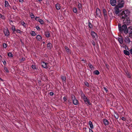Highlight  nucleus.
<instances>
[{
  "instance_id": "nucleus-1",
  "label": "nucleus",
  "mask_w": 132,
  "mask_h": 132,
  "mask_svg": "<svg viewBox=\"0 0 132 132\" xmlns=\"http://www.w3.org/2000/svg\"><path fill=\"white\" fill-rule=\"evenodd\" d=\"M130 13V12L129 10L127 9L122 11L121 13L119 14V15L122 19H123L127 18Z\"/></svg>"
},
{
  "instance_id": "nucleus-2",
  "label": "nucleus",
  "mask_w": 132,
  "mask_h": 132,
  "mask_svg": "<svg viewBox=\"0 0 132 132\" xmlns=\"http://www.w3.org/2000/svg\"><path fill=\"white\" fill-rule=\"evenodd\" d=\"M127 26L125 24H124L122 25L121 27V25L119 24L118 25V28L120 31L122 32V31H124V32L125 34H127L128 32L127 31Z\"/></svg>"
},
{
  "instance_id": "nucleus-3",
  "label": "nucleus",
  "mask_w": 132,
  "mask_h": 132,
  "mask_svg": "<svg viewBox=\"0 0 132 132\" xmlns=\"http://www.w3.org/2000/svg\"><path fill=\"white\" fill-rule=\"evenodd\" d=\"M82 97L83 99L85 104L88 105H91V103L90 102L89 100L87 98L84 94H83L82 95Z\"/></svg>"
},
{
  "instance_id": "nucleus-4",
  "label": "nucleus",
  "mask_w": 132,
  "mask_h": 132,
  "mask_svg": "<svg viewBox=\"0 0 132 132\" xmlns=\"http://www.w3.org/2000/svg\"><path fill=\"white\" fill-rule=\"evenodd\" d=\"M124 2L123 0H118V5L116 6L120 8H122L123 6Z\"/></svg>"
},
{
  "instance_id": "nucleus-5",
  "label": "nucleus",
  "mask_w": 132,
  "mask_h": 132,
  "mask_svg": "<svg viewBox=\"0 0 132 132\" xmlns=\"http://www.w3.org/2000/svg\"><path fill=\"white\" fill-rule=\"evenodd\" d=\"M3 31L5 36L6 37H8L10 35V32L8 29L6 28H4V29Z\"/></svg>"
},
{
  "instance_id": "nucleus-6",
  "label": "nucleus",
  "mask_w": 132,
  "mask_h": 132,
  "mask_svg": "<svg viewBox=\"0 0 132 132\" xmlns=\"http://www.w3.org/2000/svg\"><path fill=\"white\" fill-rule=\"evenodd\" d=\"M120 7H119L118 6H116L114 8V12L117 15L119 14V13L120 12Z\"/></svg>"
},
{
  "instance_id": "nucleus-7",
  "label": "nucleus",
  "mask_w": 132,
  "mask_h": 132,
  "mask_svg": "<svg viewBox=\"0 0 132 132\" xmlns=\"http://www.w3.org/2000/svg\"><path fill=\"white\" fill-rule=\"evenodd\" d=\"M123 19V22L124 23L128 24L130 23L129 19L128 17L125 19Z\"/></svg>"
},
{
  "instance_id": "nucleus-8",
  "label": "nucleus",
  "mask_w": 132,
  "mask_h": 132,
  "mask_svg": "<svg viewBox=\"0 0 132 132\" xmlns=\"http://www.w3.org/2000/svg\"><path fill=\"white\" fill-rule=\"evenodd\" d=\"M124 41L127 44H129L130 42H131L130 39L129 38V37L128 36H127L125 38Z\"/></svg>"
},
{
  "instance_id": "nucleus-9",
  "label": "nucleus",
  "mask_w": 132,
  "mask_h": 132,
  "mask_svg": "<svg viewBox=\"0 0 132 132\" xmlns=\"http://www.w3.org/2000/svg\"><path fill=\"white\" fill-rule=\"evenodd\" d=\"M97 16L99 17H100L101 15V13L100 9L98 8H97L96 12Z\"/></svg>"
},
{
  "instance_id": "nucleus-10",
  "label": "nucleus",
  "mask_w": 132,
  "mask_h": 132,
  "mask_svg": "<svg viewBox=\"0 0 132 132\" xmlns=\"http://www.w3.org/2000/svg\"><path fill=\"white\" fill-rule=\"evenodd\" d=\"M110 3L112 6H114L116 5L117 2L116 0H110Z\"/></svg>"
},
{
  "instance_id": "nucleus-11",
  "label": "nucleus",
  "mask_w": 132,
  "mask_h": 132,
  "mask_svg": "<svg viewBox=\"0 0 132 132\" xmlns=\"http://www.w3.org/2000/svg\"><path fill=\"white\" fill-rule=\"evenodd\" d=\"M128 33L132 34V26H130L127 29Z\"/></svg>"
},
{
  "instance_id": "nucleus-12",
  "label": "nucleus",
  "mask_w": 132,
  "mask_h": 132,
  "mask_svg": "<svg viewBox=\"0 0 132 132\" xmlns=\"http://www.w3.org/2000/svg\"><path fill=\"white\" fill-rule=\"evenodd\" d=\"M41 64L42 67L44 68H47V63L43 62L41 63Z\"/></svg>"
},
{
  "instance_id": "nucleus-13",
  "label": "nucleus",
  "mask_w": 132,
  "mask_h": 132,
  "mask_svg": "<svg viewBox=\"0 0 132 132\" xmlns=\"http://www.w3.org/2000/svg\"><path fill=\"white\" fill-rule=\"evenodd\" d=\"M91 35L94 38L96 39V37H97L96 34L94 31H92L91 32Z\"/></svg>"
},
{
  "instance_id": "nucleus-14",
  "label": "nucleus",
  "mask_w": 132,
  "mask_h": 132,
  "mask_svg": "<svg viewBox=\"0 0 132 132\" xmlns=\"http://www.w3.org/2000/svg\"><path fill=\"white\" fill-rule=\"evenodd\" d=\"M4 6L6 7H11L9 5L8 2L6 1L5 2Z\"/></svg>"
},
{
  "instance_id": "nucleus-15",
  "label": "nucleus",
  "mask_w": 132,
  "mask_h": 132,
  "mask_svg": "<svg viewBox=\"0 0 132 132\" xmlns=\"http://www.w3.org/2000/svg\"><path fill=\"white\" fill-rule=\"evenodd\" d=\"M45 34L46 36L47 37H50V33L48 31H46L45 32Z\"/></svg>"
},
{
  "instance_id": "nucleus-16",
  "label": "nucleus",
  "mask_w": 132,
  "mask_h": 132,
  "mask_svg": "<svg viewBox=\"0 0 132 132\" xmlns=\"http://www.w3.org/2000/svg\"><path fill=\"white\" fill-rule=\"evenodd\" d=\"M118 40L119 43L121 44H122L123 43V40L122 37H119L118 38Z\"/></svg>"
},
{
  "instance_id": "nucleus-17",
  "label": "nucleus",
  "mask_w": 132,
  "mask_h": 132,
  "mask_svg": "<svg viewBox=\"0 0 132 132\" xmlns=\"http://www.w3.org/2000/svg\"><path fill=\"white\" fill-rule=\"evenodd\" d=\"M36 38L37 40L39 41H40L42 39V38L39 35H38L36 36Z\"/></svg>"
},
{
  "instance_id": "nucleus-18",
  "label": "nucleus",
  "mask_w": 132,
  "mask_h": 132,
  "mask_svg": "<svg viewBox=\"0 0 132 132\" xmlns=\"http://www.w3.org/2000/svg\"><path fill=\"white\" fill-rule=\"evenodd\" d=\"M123 53L125 55H128L130 54L129 52L126 50H124L123 51Z\"/></svg>"
},
{
  "instance_id": "nucleus-19",
  "label": "nucleus",
  "mask_w": 132,
  "mask_h": 132,
  "mask_svg": "<svg viewBox=\"0 0 132 132\" xmlns=\"http://www.w3.org/2000/svg\"><path fill=\"white\" fill-rule=\"evenodd\" d=\"M56 8L57 10H59L60 9L61 6L59 4H57L56 5Z\"/></svg>"
},
{
  "instance_id": "nucleus-20",
  "label": "nucleus",
  "mask_w": 132,
  "mask_h": 132,
  "mask_svg": "<svg viewBox=\"0 0 132 132\" xmlns=\"http://www.w3.org/2000/svg\"><path fill=\"white\" fill-rule=\"evenodd\" d=\"M89 124L90 128L91 129H93V124H92V122L90 121H89Z\"/></svg>"
},
{
  "instance_id": "nucleus-21",
  "label": "nucleus",
  "mask_w": 132,
  "mask_h": 132,
  "mask_svg": "<svg viewBox=\"0 0 132 132\" xmlns=\"http://www.w3.org/2000/svg\"><path fill=\"white\" fill-rule=\"evenodd\" d=\"M74 104L77 105L78 104V101L76 99H75L73 101Z\"/></svg>"
},
{
  "instance_id": "nucleus-22",
  "label": "nucleus",
  "mask_w": 132,
  "mask_h": 132,
  "mask_svg": "<svg viewBox=\"0 0 132 132\" xmlns=\"http://www.w3.org/2000/svg\"><path fill=\"white\" fill-rule=\"evenodd\" d=\"M65 49L66 51H67V53L69 54L70 53V50L68 47L67 46H65Z\"/></svg>"
},
{
  "instance_id": "nucleus-23",
  "label": "nucleus",
  "mask_w": 132,
  "mask_h": 132,
  "mask_svg": "<svg viewBox=\"0 0 132 132\" xmlns=\"http://www.w3.org/2000/svg\"><path fill=\"white\" fill-rule=\"evenodd\" d=\"M61 79L63 82H65L66 78L65 76H62L61 77Z\"/></svg>"
},
{
  "instance_id": "nucleus-24",
  "label": "nucleus",
  "mask_w": 132,
  "mask_h": 132,
  "mask_svg": "<svg viewBox=\"0 0 132 132\" xmlns=\"http://www.w3.org/2000/svg\"><path fill=\"white\" fill-rule=\"evenodd\" d=\"M47 47L49 49H51L52 46V44L50 43H48L47 44Z\"/></svg>"
},
{
  "instance_id": "nucleus-25",
  "label": "nucleus",
  "mask_w": 132,
  "mask_h": 132,
  "mask_svg": "<svg viewBox=\"0 0 132 132\" xmlns=\"http://www.w3.org/2000/svg\"><path fill=\"white\" fill-rule=\"evenodd\" d=\"M103 122L105 125H107L108 124V120L106 119H104L103 120Z\"/></svg>"
},
{
  "instance_id": "nucleus-26",
  "label": "nucleus",
  "mask_w": 132,
  "mask_h": 132,
  "mask_svg": "<svg viewBox=\"0 0 132 132\" xmlns=\"http://www.w3.org/2000/svg\"><path fill=\"white\" fill-rule=\"evenodd\" d=\"M7 55L8 56L10 57H12L13 56V55L11 52H9L7 54Z\"/></svg>"
},
{
  "instance_id": "nucleus-27",
  "label": "nucleus",
  "mask_w": 132,
  "mask_h": 132,
  "mask_svg": "<svg viewBox=\"0 0 132 132\" xmlns=\"http://www.w3.org/2000/svg\"><path fill=\"white\" fill-rule=\"evenodd\" d=\"M103 12L104 14L105 17H107V15L106 13V10L104 9L103 10Z\"/></svg>"
},
{
  "instance_id": "nucleus-28",
  "label": "nucleus",
  "mask_w": 132,
  "mask_h": 132,
  "mask_svg": "<svg viewBox=\"0 0 132 132\" xmlns=\"http://www.w3.org/2000/svg\"><path fill=\"white\" fill-rule=\"evenodd\" d=\"M30 34L32 36H35L36 35L35 32L33 31H32Z\"/></svg>"
},
{
  "instance_id": "nucleus-29",
  "label": "nucleus",
  "mask_w": 132,
  "mask_h": 132,
  "mask_svg": "<svg viewBox=\"0 0 132 132\" xmlns=\"http://www.w3.org/2000/svg\"><path fill=\"white\" fill-rule=\"evenodd\" d=\"M94 73L95 75H98L100 74V72L97 70H96L94 71Z\"/></svg>"
},
{
  "instance_id": "nucleus-30",
  "label": "nucleus",
  "mask_w": 132,
  "mask_h": 132,
  "mask_svg": "<svg viewBox=\"0 0 132 132\" xmlns=\"http://www.w3.org/2000/svg\"><path fill=\"white\" fill-rule=\"evenodd\" d=\"M78 8L79 9H81V8L82 6L81 5V4L80 3H79L78 5Z\"/></svg>"
},
{
  "instance_id": "nucleus-31",
  "label": "nucleus",
  "mask_w": 132,
  "mask_h": 132,
  "mask_svg": "<svg viewBox=\"0 0 132 132\" xmlns=\"http://www.w3.org/2000/svg\"><path fill=\"white\" fill-rule=\"evenodd\" d=\"M88 66L91 69H92L93 68V66L91 64H89L88 65Z\"/></svg>"
},
{
  "instance_id": "nucleus-32",
  "label": "nucleus",
  "mask_w": 132,
  "mask_h": 132,
  "mask_svg": "<svg viewBox=\"0 0 132 132\" xmlns=\"http://www.w3.org/2000/svg\"><path fill=\"white\" fill-rule=\"evenodd\" d=\"M4 70L6 72H7V73L9 72V71L7 68H6L5 67H4Z\"/></svg>"
},
{
  "instance_id": "nucleus-33",
  "label": "nucleus",
  "mask_w": 132,
  "mask_h": 132,
  "mask_svg": "<svg viewBox=\"0 0 132 132\" xmlns=\"http://www.w3.org/2000/svg\"><path fill=\"white\" fill-rule=\"evenodd\" d=\"M73 11L75 13H76L77 11V9L76 8L74 7L73 8Z\"/></svg>"
},
{
  "instance_id": "nucleus-34",
  "label": "nucleus",
  "mask_w": 132,
  "mask_h": 132,
  "mask_svg": "<svg viewBox=\"0 0 132 132\" xmlns=\"http://www.w3.org/2000/svg\"><path fill=\"white\" fill-rule=\"evenodd\" d=\"M41 24H43L44 23V21L43 20H42L41 19H40L39 20V21H38Z\"/></svg>"
},
{
  "instance_id": "nucleus-35",
  "label": "nucleus",
  "mask_w": 132,
  "mask_h": 132,
  "mask_svg": "<svg viewBox=\"0 0 132 132\" xmlns=\"http://www.w3.org/2000/svg\"><path fill=\"white\" fill-rule=\"evenodd\" d=\"M88 25L90 28H92V25L90 22H89Z\"/></svg>"
},
{
  "instance_id": "nucleus-36",
  "label": "nucleus",
  "mask_w": 132,
  "mask_h": 132,
  "mask_svg": "<svg viewBox=\"0 0 132 132\" xmlns=\"http://www.w3.org/2000/svg\"><path fill=\"white\" fill-rule=\"evenodd\" d=\"M31 67L32 68L34 69H36V66L35 65H32L31 66Z\"/></svg>"
},
{
  "instance_id": "nucleus-37",
  "label": "nucleus",
  "mask_w": 132,
  "mask_h": 132,
  "mask_svg": "<svg viewBox=\"0 0 132 132\" xmlns=\"http://www.w3.org/2000/svg\"><path fill=\"white\" fill-rule=\"evenodd\" d=\"M25 58L24 57L22 58L21 59H20V61L21 62H22L23 61H25Z\"/></svg>"
},
{
  "instance_id": "nucleus-38",
  "label": "nucleus",
  "mask_w": 132,
  "mask_h": 132,
  "mask_svg": "<svg viewBox=\"0 0 132 132\" xmlns=\"http://www.w3.org/2000/svg\"><path fill=\"white\" fill-rule=\"evenodd\" d=\"M0 18H1L2 19H4L5 18V17L4 16L2 15V14H0Z\"/></svg>"
},
{
  "instance_id": "nucleus-39",
  "label": "nucleus",
  "mask_w": 132,
  "mask_h": 132,
  "mask_svg": "<svg viewBox=\"0 0 132 132\" xmlns=\"http://www.w3.org/2000/svg\"><path fill=\"white\" fill-rule=\"evenodd\" d=\"M3 46L4 48H6L7 47V44L5 43H4L3 44Z\"/></svg>"
},
{
  "instance_id": "nucleus-40",
  "label": "nucleus",
  "mask_w": 132,
  "mask_h": 132,
  "mask_svg": "<svg viewBox=\"0 0 132 132\" xmlns=\"http://www.w3.org/2000/svg\"><path fill=\"white\" fill-rule=\"evenodd\" d=\"M16 32L19 33H20L21 32V31H20V30H18V29L16 30Z\"/></svg>"
},
{
  "instance_id": "nucleus-41",
  "label": "nucleus",
  "mask_w": 132,
  "mask_h": 132,
  "mask_svg": "<svg viewBox=\"0 0 132 132\" xmlns=\"http://www.w3.org/2000/svg\"><path fill=\"white\" fill-rule=\"evenodd\" d=\"M12 29L13 31H14L15 30V28L14 26H12Z\"/></svg>"
},
{
  "instance_id": "nucleus-42",
  "label": "nucleus",
  "mask_w": 132,
  "mask_h": 132,
  "mask_svg": "<svg viewBox=\"0 0 132 132\" xmlns=\"http://www.w3.org/2000/svg\"><path fill=\"white\" fill-rule=\"evenodd\" d=\"M30 16H31V18H34V14H33L32 13H31L30 14Z\"/></svg>"
},
{
  "instance_id": "nucleus-43",
  "label": "nucleus",
  "mask_w": 132,
  "mask_h": 132,
  "mask_svg": "<svg viewBox=\"0 0 132 132\" xmlns=\"http://www.w3.org/2000/svg\"><path fill=\"white\" fill-rule=\"evenodd\" d=\"M85 84L86 85V86L87 87H88L89 86L88 83L87 82H85Z\"/></svg>"
},
{
  "instance_id": "nucleus-44",
  "label": "nucleus",
  "mask_w": 132,
  "mask_h": 132,
  "mask_svg": "<svg viewBox=\"0 0 132 132\" xmlns=\"http://www.w3.org/2000/svg\"><path fill=\"white\" fill-rule=\"evenodd\" d=\"M21 24L24 27L25 26V23L24 22H21Z\"/></svg>"
},
{
  "instance_id": "nucleus-45",
  "label": "nucleus",
  "mask_w": 132,
  "mask_h": 132,
  "mask_svg": "<svg viewBox=\"0 0 132 132\" xmlns=\"http://www.w3.org/2000/svg\"><path fill=\"white\" fill-rule=\"evenodd\" d=\"M35 19L36 20L39 21V20H40V19H39L38 17H36Z\"/></svg>"
},
{
  "instance_id": "nucleus-46",
  "label": "nucleus",
  "mask_w": 132,
  "mask_h": 132,
  "mask_svg": "<svg viewBox=\"0 0 132 132\" xmlns=\"http://www.w3.org/2000/svg\"><path fill=\"white\" fill-rule=\"evenodd\" d=\"M121 119L125 121L126 120V119L124 117H122L121 118Z\"/></svg>"
},
{
  "instance_id": "nucleus-47",
  "label": "nucleus",
  "mask_w": 132,
  "mask_h": 132,
  "mask_svg": "<svg viewBox=\"0 0 132 132\" xmlns=\"http://www.w3.org/2000/svg\"><path fill=\"white\" fill-rule=\"evenodd\" d=\"M81 60L82 61L83 63H85L86 62V60H84L83 59H81Z\"/></svg>"
},
{
  "instance_id": "nucleus-48",
  "label": "nucleus",
  "mask_w": 132,
  "mask_h": 132,
  "mask_svg": "<svg viewBox=\"0 0 132 132\" xmlns=\"http://www.w3.org/2000/svg\"><path fill=\"white\" fill-rule=\"evenodd\" d=\"M36 28L38 30H39L40 29V28L38 26H37L36 27Z\"/></svg>"
},
{
  "instance_id": "nucleus-49",
  "label": "nucleus",
  "mask_w": 132,
  "mask_h": 132,
  "mask_svg": "<svg viewBox=\"0 0 132 132\" xmlns=\"http://www.w3.org/2000/svg\"><path fill=\"white\" fill-rule=\"evenodd\" d=\"M50 94L51 96H52L53 95V92H51L50 93Z\"/></svg>"
},
{
  "instance_id": "nucleus-50",
  "label": "nucleus",
  "mask_w": 132,
  "mask_h": 132,
  "mask_svg": "<svg viewBox=\"0 0 132 132\" xmlns=\"http://www.w3.org/2000/svg\"><path fill=\"white\" fill-rule=\"evenodd\" d=\"M129 51L130 54H132V48Z\"/></svg>"
},
{
  "instance_id": "nucleus-51",
  "label": "nucleus",
  "mask_w": 132,
  "mask_h": 132,
  "mask_svg": "<svg viewBox=\"0 0 132 132\" xmlns=\"http://www.w3.org/2000/svg\"><path fill=\"white\" fill-rule=\"evenodd\" d=\"M104 89L105 90L106 92H107V91H108V90H107V88L106 87H104Z\"/></svg>"
},
{
  "instance_id": "nucleus-52",
  "label": "nucleus",
  "mask_w": 132,
  "mask_h": 132,
  "mask_svg": "<svg viewBox=\"0 0 132 132\" xmlns=\"http://www.w3.org/2000/svg\"><path fill=\"white\" fill-rule=\"evenodd\" d=\"M63 100H64V101H66V100H67L66 98L65 97H64L63 98Z\"/></svg>"
},
{
  "instance_id": "nucleus-53",
  "label": "nucleus",
  "mask_w": 132,
  "mask_h": 132,
  "mask_svg": "<svg viewBox=\"0 0 132 132\" xmlns=\"http://www.w3.org/2000/svg\"><path fill=\"white\" fill-rule=\"evenodd\" d=\"M89 132H93V131L92 130L89 128Z\"/></svg>"
},
{
  "instance_id": "nucleus-54",
  "label": "nucleus",
  "mask_w": 132,
  "mask_h": 132,
  "mask_svg": "<svg viewBox=\"0 0 132 132\" xmlns=\"http://www.w3.org/2000/svg\"><path fill=\"white\" fill-rule=\"evenodd\" d=\"M115 117H116V118L117 119L118 118V116L117 114H116V116H115Z\"/></svg>"
},
{
  "instance_id": "nucleus-55",
  "label": "nucleus",
  "mask_w": 132,
  "mask_h": 132,
  "mask_svg": "<svg viewBox=\"0 0 132 132\" xmlns=\"http://www.w3.org/2000/svg\"><path fill=\"white\" fill-rule=\"evenodd\" d=\"M19 2H21V3H22L23 1V0H19Z\"/></svg>"
},
{
  "instance_id": "nucleus-56",
  "label": "nucleus",
  "mask_w": 132,
  "mask_h": 132,
  "mask_svg": "<svg viewBox=\"0 0 132 132\" xmlns=\"http://www.w3.org/2000/svg\"><path fill=\"white\" fill-rule=\"evenodd\" d=\"M106 67L107 68H108H108H109V65H106Z\"/></svg>"
},
{
  "instance_id": "nucleus-57",
  "label": "nucleus",
  "mask_w": 132,
  "mask_h": 132,
  "mask_svg": "<svg viewBox=\"0 0 132 132\" xmlns=\"http://www.w3.org/2000/svg\"><path fill=\"white\" fill-rule=\"evenodd\" d=\"M3 63H4V64L5 65L6 64V61H4V62Z\"/></svg>"
},
{
  "instance_id": "nucleus-58",
  "label": "nucleus",
  "mask_w": 132,
  "mask_h": 132,
  "mask_svg": "<svg viewBox=\"0 0 132 132\" xmlns=\"http://www.w3.org/2000/svg\"><path fill=\"white\" fill-rule=\"evenodd\" d=\"M92 44L93 45H95V43L94 42H93L92 43Z\"/></svg>"
},
{
  "instance_id": "nucleus-59",
  "label": "nucleus",
  "mask_w": 132,
  "mask_h": 132,
  "mask_svg": "<svg viewBox=\"0 0 132 132\" xmlns=\"http://www.w3.org/2000/svg\"><path fill=\"white\" fill-rule=\"evenodd\" d=\"M2 59V57L1 55H0V60L1 59Z\"/></svg>"
},
{
  "instance_id": "nucleus-60",
  "label": "nucleus",
  "mask_w": 132,
  "mask_h": 132,
  "mask_svg": "<svg viewBox=\"0 0 132 132\" xmlns=\"http://www.w3.org/2000/svg\"><path fill=\"white\" fill-rule=\"evenodd\" d=\"M2 79L0 77V80H2Z\"/></svg>"
},
{
  "instance_id": "nucleus-61",
  "label": "nucleus",
  "mask_w": 132,
  "mask_h": 132,
  "mask_svg": "<svg viewBox=\"0 0 132 132\" xmlns=\"http://www.w3.org/2000/svg\"><path fill=\"white\" fill-rule=\"evenodd\" d=\"M131 12H132V8L131 9Z\"/></svg>"
},
{
  "instance_id": "nucleus-62",
  "label": "nucleus",
  "mask_w": 132,
  "mask_h": 132,
  "mask_svg": "<svg viewBox=\"0 0 132 132\" xmlns=\"http://www.w3.org/2000/svg\"><path fill=\"white\" fill-rule=\"evenodd\" d=\"M39 1H40L42 0H38Z\"/></svg>"
},
{
  "instance_id": "nucleus-63",
  "label": "nucleus",
  "mask_w": 132,
  "mask_h": 132,
  "mask_svg": "<svg viewBox=\"0 0 132 132\" xmlns=\"http://www.w3.org/2000/svg\"><path fill=\"white\" fill-rule=\"evenodd\" d=\"M119 132H121L120 131H119Z\"/></svg>"
}]
</instances>
